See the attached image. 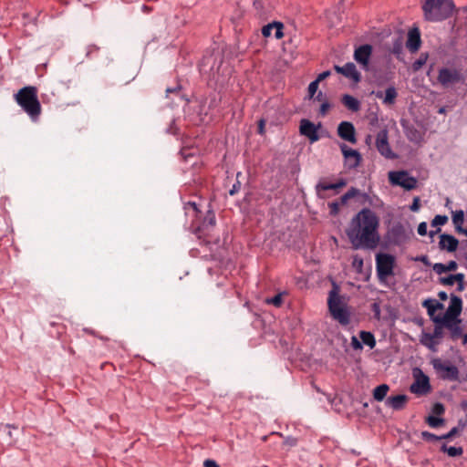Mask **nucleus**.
<instances>
[{
    "mask_svg": "<svg viewBox=\"0 0 467 467\" xmlns=\"http://www.w3.org/2000/svg\"><path fill=\"white\" fill-rule=\"evenodd\" d=\"M379 227L376 213L363 208L351 219L346 233L354 249H374L380 240Z\"/></svg>",
    "mask_w": 467,
    "mask_h": 467,
    "instance_id": "nucleus-1",
    "label": "nucleus"
},
{
    "mask_svg": "<svg viewBox=\"0 0 467 467\" xmlns=\"http://www.w3.org/2000/svg\"><path fill=\"white\" fill-rule=\"evenodd\" d=\"M14 98L16 102L33 121H36L38 119L42 108L37 98V88L36 87H24L15 94Z\"/></svg>",
    "mask_w": 467,
    "mask_h": 467,
    "instance_id": "nucleus-2",
    "label": "nucleus"
},
{
    "mask_svg": "<svg viewBox=\"0 0 467 467\" xmlns=\"http://www.w3.org/2000/svg\"><path fill=\"white\" fill-rule=\"evenodd\" d=\"M454 7L452 0H426L422 10L426 20L438 22L450 17Z\"/></svg>",
    "mask_w": 467,
    "mask_h": 467,
    "instance_id": "nucleus-3",
    "label": "nucleus"
},
{
    "mask_svg": "<svg viewBox=\"0 0 467 467\" xmlns=\"http://www.w3.org/2000/svg\"><path fill=\"white\" fill-rule=\"evenodd\" d=\"M328 311L336 321L341 326H348L350 323L351 313L338 294L337 287H334L328 294L327 298Z\"/></svg>",
    "mask_w": 467,
    "mask_h": 467,
    "instance_id": "nucleus-4",
    "label": "nucleus"
},
{
    "mask_svg": "<svg viewBox=\"0 0 467 467\" xmlns=\"http://www.w3.org/2000/svg\"><path fill=\"white\" fill-rule=\"evenodd\" d=\"M395 258L389 254H379L376 256V270L379 281H384L387 277L393 275Z\"/></svg>",
    "mask_w": 467,
    "mask_h": 467,
    "instance_id": "nucleus-5",
    "label": "nucleus"
},
{
    "mask_svg": "<svg viewBox=\"0 0 467 467\" xmlns=\"http://www.w3.org/2000/svg\"><path fill=\"white\" fill-rule=\"evenodd\" d=\"M433 368L438 373L440 378L448 380H458L459 370L456 366L451 364L448 361H442L436 358L432 361Z\"/></svg>",
    "mask_w": 467,
    "mask_h": 467,
    "instance_id": "nucleus-6",
    "label": "nucleus"
},
{
    "mask_svg": "<svg viewBox=\"0 0 467 467\" xmlns=\"http://www.w3.org/2000/svg\"><path fill=\"white\" fill-rule=\"evenodd\" d=\"M389 180L392 185H398L405 190H412L417 186V180L407 171H389Z\"/></svg>",
    "mask_w": 467,
    "mask_h": 467,
    "instance_id": "nucleus-7",
    "label": "nucleus"
},
{
    "mask_svg": "<svg viewBox=\"0 0 467 467\" xmlns=\"http://www.w3.org/2000/svg\"><path fill=\"white\" fill-rule=\"evenodd\" d=\"M462 310V300L460 296L455 295H451V301L449 306L442 316V317L433 318V322L437 321H449L459 318Z\"/></svg>",
    "mask_w": 467,
    "mask_h": 467,
    "instance_id": "nucleus-8",
    "label": "nucleus"
},
{
    "mask_svg": "<svg viewBox=\"0 0 467 467\" xmlns=\"http://www.w3.org/2000/svg\"><path fill=\"white\" fill-rule=\"evenodd\" d=\"M372 55V46L365 44L357 47L354 51V59L363 70L369 69V59Z\"/></svg>",
    "mask_w": 467,
    "mask_h": 467,
    "instance_id": "nucleus-9",
    "label": "nucleus"
},
{
    "mask_svg": "<svg viewBox=\"0 0 467 467\" xmlns=\"http://www.w3.org/2000/svg\"><path fill=\"white\" fill-rule=\"evenodd\" d=\"M340 150L345 160V165L348 169H356L359 166L362 157L357 150H353L344 143L340 145Z\"/></svg>",
    "mask_w": 467,
    "mask_h": 467,
    "instance_id": "nucleus-10",
    "label": "nucleus"
},
{
    "mask_svg": "<svg viewBox=\"0 0 467 467\" xmlns=\"http://www.w3.org/2000/svg\"><path fill=\"white\" fill-rule=\"evenodd\" d=\"M388 140V131L386 130L379 131L376 139V148L382 156L388 159H393L395 158V154L392 152Z\"/></svg>",
    "mask_w": 467,
    "mask_h": 467,
    "instance_id": "nucleus-11",
    "label": "nucleus"
},
{
    "mask_svg": "<svg viewBox=\"0 0 467 467\" xmlns=\"http://www.w3.org/2000/svg\"><path fill=\"white\" fill-rule=\"evenodd\" d=\"M460 80L461 74L456 69L443 67L439 70L438 81L445 88L451 84L458 83Z\"/></svg>",
    "mask_w": 467,
    "mask_h": 467,
    "instance_id": "nucleus-12",
    "label": "nucleus"
},
{
    "mask_svg": "<svg viewBox=\"0 0 467 467\" xmlns=\"http://www.w3.org/2000/svg\"><path fill=\"white\" fill-rule=\"evenodd\" d=\"M337 135L344 140L355 144L357 142L356 130L349 121H342L337 126Z\"/></svg>",
    "mask_w": 467,
    "mask_h": 467,
    "instance_id": "nucleus-13",
    "label": "nucleus"
},
{
    "mask_svg": "<svg viewBox=\"0 0 467 467\" xmlns=\"http://www.w3.org/2000/svg\"><path fill=\"white\" fill-rule=\"evenodd\" d=\"M299 131L301 135L306 137L312 143L319 140V136L317 134V127L306 119H301Z\"/></svg>",
    "mask_w": 467,
    "mask_h": 467,
    "instance_id": "nucleus-14",
    "label": "nucleus"
},
{
    "mask_svg": "<svg viewBox=\"0 0 467 467\" xmlns=\"http://www.w3.org/2000/svg\"><path fill=\"white\" fill-rule=\"evenodd\" d=\"M431 385L429 378L424 374H421L420 378H417L415 381L410 385V390L418 395H423L430 391Z\"/></svg>",
    "mask_w": 467,
    "mask_h": 467,
    "instance_id": "nucleus-15",
    "label": "nucleus"
},
{
    "mask_svg": "<svg viewBox=\"0 0 467 467\" xmlns=\"http://www.w3.org/2000/svg\"><path fill=\"white\" fill-rule=\"evenodd\" d=\"M421 40H420V30L415 27L409 31L408 39L406 42V47L412 53L419 50L420 47Z\"/></svg>",
    "mask_w": 467,
    "mask_h": 467,
    "instance_id": "nucleus-16",
    "label": "nucleus"
},
{
    "mask_svg": "<svg viewBox=\"0 0 467 467\" xmlns=\"http://www.w3.org/2000/svg\"><path fill=\"white\" fill-rule=\"evenodd\" d=\"M436 325H441L448 328L451 332V337L452 339H457L462 336V329L460 326L461 319L456 318L454 320H449V321H437L434 322Z\"/></svg>",
    "mask_w": 467,
    "mask_h": 467,
    "instance_id": "nucleus-17",
    "label": "nucleus"
},
{
    "mask_svg": "<svg viewBox=\"0 0 467 467\" xmlns=\"http://www.w3.org/2000/svg\"><path fill=\"white\" fill-rule=\"evenodd\" d=\"M458 240L450 234H442L440 236L439 246L441 250L454 252L458 247Z\"/></svg>",
    "mask_w": 467,
    "mask_h": 467,
    "instance_id": "nucleus-18",
    "label": "nucleus"
},
{
    "mask_svg": "<svg viewBox=\"0 0 467 467\" xmlns=\"http://www.w3.org/2000/svg\"><path fill=\"white\" fill-rule=\"evenodd\" d=\"M408 402V396L404 394H400L396 396L389 397L385 404L386 406L391 408L394 410H400L405 408Z\"/></svg>",
    "mask_w": 467,
    "mask_h": 467,
    "instance_id": "nucleus-19",
    "label": "nucleus"
},
{
    "mask_svg": "<svg viewBox=\"0 0 467 467\" xmlns=\"http://www.w3.org/2000/svg\"><path fill=\"white\" fill-rule=\"evenodd\" d=\"M464 275L462 274L450 275L448 276L441 277L440 283L443 285H453L455 283L458 284V290L462 291Z\"/></svg>",
    "mask_w": 467,
    "mask_h": 467,
    "instance_id": "nucleus-20",
    "label": "nucleus"
},
{
    "mask_svg": "<svg viewBox=\"0 0 467 467\" xmlns=\"http://www.w3.org/2000/svg\"><path fill=\"white\" fill-rule=\"evenodd\" d=\"M422 306L427 309L428 315L433 321V318L442 317V316H435L437 310L443 309V305L435 299H426L423 301Z\"/></svg>",
    "mask_w": 467,
    "mask_h": 467,
    "instance_id": "nucleus-21",
    "label": "nucleus"
},
{
    "mask_svg": "<svg viewBox=\"0 0 467 467\" xmlns=\"http://www.w3.org/2000/svg\"><path fill=\"white\" fill-rule=\"evenodd\" d=\"M375 95L378 99H382L384 104L392 105L396 100L398 92L394 87H389L386 89L385 93L382 91H377Z\"/></svg>",
    "mask_w": 467,
    "mask_h": 467,
    "instance_id": "nucleus-22",
    "label": "nucleus"
},
{
    "mask_svg": "<svg viewBox=\"0 0 467 467\" xmlns=\"http://www.w3.org/2000/svg\"><path fill=\"white\" fill-rule=\"evenodd\" d=\"M342 75L352 79L356 83L359 82L361 78L360 73L357 70L356 66L351 62L344 65Z\"/></svg>",
    "mask_w": 467,
    "mask_h": 467,
    "instance_id": "nucleus-23",
    "label": "nucleus"
},
{
    "mask_svg": "<svg viewBox=\"0 0 467 467\" xmlns=\"http://www.w3.org/2000/svg\"><path fill=\"white\" fill-rule=\"evenodd\" d=\"M328 190H337L335 183H327L325 181L321 180L316 185V192L318 198L327 199L328 195L326 193Z\"/></svg>",
    "mask_w": 467,
    "mask_h": 467,
    "instance_id": "nucleus-24",
    "label": "nucleus"
},
{
    "mask_svg": "<svg viewBox=\"0 0 467 467\" xmlns=\"http://www.w3.org/2000/svg\"><path fill=\"white\" fill-rule=\"evenodd\" d=\"M343 105L353 112L360 109V102L351 95H344L341 99Z\"/></svg>",
    "mask_w": 467,
    "mask_h": 467,
    "instance_id": "nucleus-25",
    "label": "nucleus"
},
{
    "mask_svg": "<svg viewBox=\"0 0 467 467\" xmlns=\"http://www.w3.org/2000/svg\"><path fill=\"white\" fill-rule=\"evenodd\" d=\"M458 267V265L455 261H450L447 265L441 263H436L433 265V271L437 275H441L446 272L455 271Z\"/></svg>",
    "mask_w": 467,
    "mask_h": 467,
    "instance_id": "nucleus-26",
    "label": "nucleus"
},
{
    "mask_svg": "<svg viewBox=\"0 0 467 467\" xmlns=\"http://www.w3.org/2000/svg\"><path fill=\"white\" fill-rule=\"evenodd\" d=\"M389 390V387L387 384H381L373 389V398L377 401H382L386 399V396Z\"/></svg>",
    "mask_w": 467,
    "mask_h": 467,
    "instance_id": "nucleus-27",
    "label": "nucleus"
},
{
    "mask_svg": "<svg viewBox=\"0 0 467 467\" xmlns=\"http://www.w3.org/2000/svg\"><path fill=\"white\" fill-rule=\"evenodd\" d=\"M359 337L361 339V343L369 347V348H374L376 346V339L374 335L368 331H360Z\"/></svg>",
    "mask_w": 467,
    "mask_h": 467,
    "instance_id": "nucleus-28",
    "label": "nucleus"
},
{
    "mask_svg": "<svg viewBox=\"0 0 467 467\" xmlns=\"http://www.w3.org/2000/svg\"><path fill=\"white\" fill-rule=\"evenodd\" d=\"M360 194V191L357 188H354V187H351L346 193H344L339 201H337L340 205H346L348 203V202L356 197V196H358Z\"/></svg>",
    "mask_w": 467,
    "mask_h": 467,
    "instance_id": "nucleus-29",
    "label": "nucleus"
},
{
    "mask_svg": "<svg viewBox=\"0 0 467 467\" xmlns=\"http://www.w3.org/2000/svg\"><path fill=\"white\" fill-rule=\"evenodd\" d=\"M441 450V451L446 452L451 457L461 456L463 453V450L462 447H448L446 444H442Z\"/></svg>",
    "mask_w": 467,
    "mask_h": 467,
    "instance_id": "nucleus-30",
    "label": "nucleus"
},
{
    "mask_svg": "<svg viewBox=\"0 0 467 467\" xmlns=\"http://www.w3.org/2000/svg\"><path fill=\"white\" fill-rule=\"evenodd\" d=\"M464 220V213L462 210H458L452 213V222L458 231L462 230V224Z\"/></svg>",
    "mask_w": 467,
    "mask_h": 467,
    "instance_id": "nucleus-31",
    "label": "nucleus"
},
{
    "mask_svg": "<svg viewBox=\"0 0 467 467\" xmlns=\"http://www.w3.org/2000/svg\"><path fill=\"white\" fill-rule=\"evenodd\" d=\"M215 215L213 212H209L207 214V217L204 219L202 227L198 229V231H201L202 229H205L208 226L213 227L215 225Z\"/></svg>",
    "mask_w": 467,
    "mask_h": 467,
    "instance_id": "nucleus-32",
    "label": "nucleus"
},
{
    "mask_svg": "<svg viewBox=\"0 0 467 467\" xmlns=\"http://www.w3.org/2000/svg\"><path fill=\"white\" fill-rule=\"evenodd\" d=\"M420 437L422 438V440H424L425 441H429V442H435L438 441H441V435L437 436V435H435L431 432H429L427 431H422L420 433Z\"/></svg>",
    "mask_w": 467,
    "mask_h": 467,
    "instance_id": "nucleus-33",
    "label": "nucleus"
},
{
    "mask_svg": "<svg viewBox=\"0 0 467 467\" xmlns=\"http://www.w3.org/2000/svg\"><path fill=\"white\" fill-rule=\"evenodd\" d=\"M443 421H444L443 419L437 418L434 416H428L426 418V422L431 428H437V427L441 426L443 423Z\"/></svg>",
    "mask_w": 467,
    "mask_h": 467,
    "instance_id": "nucleus-34",
    "label": "nucleus"
},
{
    "mask_svg": "<svg viewBox=\"0 0 467 467\" xmlns=\"http://www.w3.org/2000/svg\"><path fill=\"white\" fill-rule=\"evenodd\" d=\"M282 296H283V294H282V293H279V294L275 295V296H273V297H271V298H267V299L265 300V302H266L267 304H270V305H273V306H276V307H279V306H281V305H282V303H283V298H282Z\"/></svg>",
    "mask_w": 467,
    "mask_h": 467,
    "instance_id": "nucleus-35",
    "label": "nucleus"
},
{
    "mask_svg": "<svg viewBox=\"0 0 467 467\" xmlns=\"http://www.w3.org/2000/svg\"><path fill=\"white\" fill-rule=\"evenodd\" d=\"M448 222V216L446 215H436L431 221V226H440L443 225Z\"/></svg>",
    "mask_w": 467,
    "mask_h": 467,
    "instance_id": "nucleus-36",
    "label": "nucleus"
},
{
    "mask_svg": "<svg viewBox=\"0 0 467 467\" xmlns=\"http://www.w3.org/2000/svg\"><path fill=\"white\" fill-rule=\"evenodd\" d=\"M275 24L269 23L268 25L263 26L262 28V34L265 37H269L272 36Z\"/></svg>",
    "mask_w": 467,
    "mask_h": 467,
    "instance_id": "nucleus-37",
    "label": "nucleus"
},
{
    "mask_svg": "<svg viewBox=\"0 0 467 467\" xmlns=\"http://www.w3.org/2000/svg\"><path fill=\"white\" fill-rule=\"evenodd\" d=\"M340 203L336 201V202H329L328 203V208H329V213L331 215L333 216H336L337 214H338L339 213V210H340Z\"/></svg>",
    "mask_w": 467,
    "mask_h": 467,
    "instance_id": "nucleus-38",
    "label": "nucleus"
},
{
    "mask_svg": "<svg viewBox=\"0 0 467 467\" xmlns=\"http://www.w3.org/2000/svg\"><path fill=\"white\" fill-rule=\"evenodd\" d=\"M274 24H275L276 26H275V28H274V35H275V37L276 39H280L283 37L284 36V33H283V24L280 23V22H274Z\"/></svg>",
    "mask_w": 467,
    "mask_h": 467,
    "instance_id": "nucleus-39",
    "label": "nucleus"
},
{
    "mask_svg": "<svg viewBox=\"0 0 467 467\" xmlns=\"http://www.w3.org/2000/svg\"><path fill=\"white\" fill-rule=\"evenodd\" d=\"M318 84H319V82L317 79L312 81L309 84V86H308L309 98H313V96L315 95V93L317 92V90L318 88Z\"/></svg>",
    "mask_w": 467,
    "mask_h": 467,
    "instance_id": "nucleus-40",
    "label": "nucleus"
},
{
    "mask_svg": "<svg viewBox=\"0 0 467 467\" xmlns=\"http://www.w3.org/2000/svg\"><path fill=\"white\" fill-rule=\"evenodd\" d=\"M432 410V412H433L434 414H436V415H441V414H443V413H444L445 409H444L443 404H441V403H440V402H437V403H435V404L433 405V407H432V410Z\"/></svg>",
    "mask_w": 467,
    "mask_h": 467,
    "instance_id": "nucleus-41",
    "label": "nucleus"
},
{
    "mask_svg": "<svg viewBox=\"0 0 467 467\" xmlns=\"http://www.w3.org/2000/svg\"><path fill=\"white\" fill-rule=\"evenodd\" d=\"M351 347L355 349V350H359V349H362V343L357 338V337L353 336L351 337Z\"/></svg>",
    "mask_w": 467,
    "mask_h": 467,
    "instance_id": "nucleus-42",
    "label": "nucleus"
},
{
    "mask_svg": "<svg viewBox=\"0 0 467 467\" xmlns=\"http://www.w3.org/2000/svg\"><path fill=\"white\" fill-rule=\"evenodd\" d=\"M457 433H458V428L454 427L448 433L441 435V440L451 439Z\"/></svg>",
    "mask_w": 467,
    "mask_h": 467,
    "instance_id": "nucleus-43",
    "label": "nucleus"
},
{
    "mask_svg": "<svg viewBox=\"0 0 467 467\" xmlns=\"http://www.w3.org/2000/svg\"><path fill=\"white\" fill-rule=\"evenodd\" d=\"M418 234L421 236H424L427 234V223L425 222H422L418 226Z\"/></svg>",
    "mask_w": 467,
    "mask_h": 467,
    "instance_id": "nucleus-44",
    "label": "nucleus"
},
{
    "mask_svg": "<svg viewBox=\"0 0 467 467\" xmlns=\"http://www.w3.org/2000/svg\"><path fill=\"white\" fill-rule=\"evenodd\" d=\"M410 209L412 212L419 211V209H420V198L419 197H414L413 202H412L411 205L410 206Z\"/></svg>",
    "mask_w": 467,
    "mask_h": 467,
    "instance_id": "nucleus-45",
    "label": "nucleus"
},
{
    "mask_svg": "<svg viewBox=\"0 0 467 467\" xmlns=\"http://www.w3.org/2000/svg\"><path fill=\"white\" fill-rule=\"evenodd\" d=\"M353 265L355 267H362L363 265V259L359 257L358 255L354 256L353 258Z\"/></svg>",
    "mask_w": 467,
    "mask_h": 467,
    "instance_id": "nucleus-46",
    "label": "nucleus"
},
{
    "mask_svg": "<svg viewBox=\"0 0 467 467\" xmlns=\"http://www.w3.org/2000/svg\"><path fill=\"white\" fill-rule=\"evenodd\" d=\"M204 467H220L219 464L213 460H205L203 462Z\"/></svg>",
    "mask_w": 467,
    "mask_h": 467,
    "instance_id": "nucleus-47",
    "label": "nucleus"
},
{
    "mask_svg": "<svg viewBox=\"0 0 467 467\" xmlns=\"http://www.w3.org/2000/svg\"><path fill=\"white\" fill-rule=\"evenodd\" d=\"M330 74H331V73H330V71H329V70L324 71V72H322L321 74H319V75H318V77H317V80L318 82H320V81L324 80L325 78H327V77H329V76H330Z\"/></svg>",
    "mask_w": 467,
    "mask_h": 467,
    "instance_id": "nucleus-48",
    "label": "nucleus"
},
{
    "mask_svg": "<svg viewBox=\"0 0 467 467\" xmlns=\"http://www.w3.org/2000/svg\"><path fill=\"white\" fill-rule=\"evenodd\" d=\"M347 185V181L345 179H340L337 182H335L336 189H341Z\"/></svg>",
    "mask_w": 467,
    "mask_h": 467,
    "instance_id": "nucleus-49",
    "label": "nucleus"
},
{
    "mask_svg": "<svg viewBox=\"0 0 467 467\" xmlns=\"http://www.w3.org/2000/svg\"><path fill=\"white\" fill-rule=\"evenodd\" d=\"M329 109V104L327 102H324L320 107V113L325 115Z\"/></svg>",
    "mask_w": 467,
    "mask_h": 467,
    "instance_id": "nucleus-50",
    "label": "nucleus"
},
{
    "mask_svg": "<svg viewBox=\"0 0 467 467\" xmlns=\"http://www.w3.org/2000/svg\"><path fill=\"white\" fill-rule=\"evenodd\" d=\"M264 129H265V120L264 119H260L259 122H258V132L260 134H263L264 133Z\"/></svg>",
    "mask_w": 467,
    "mask_h": 467,
    "instance_id": "nucleus-51",
    "label": "nucleus"
},
{
    "mask_svg": "<svg viewBox=\"0 0 467 467\" xmlns=\"http://www.w3.org/2000/svg\"><path fill=\"white\" fill-rule=\"evenodd\" d=\"M441 325H436V327L434 329L433 336L434 337H441Z\"/></svg>",
    "mask_w": 467,
    "mask_h": 467,
    "instance_id": "nucleus-52",
    "label": "nucleus"
},
{
    "mask_svg": "<svg viewBox=\"0 0 467 467\" xmlns=\"http://www.w3.org/2000/svg\"><path fill=\"white\" fill-rule=\"evenodd\" d=\"M416 260L422 262L426 265H430L429 259L426 255H421L420 257L416 258Z\"/></svg>",
    "mask_w": 467,
    "mask_h": 467,
    "instance_id": "nucleus-53",
    "label": "nucleus"
},
{
    "mask_svg": "<svg viewBox=\"0 0 467 467\" xmlns=\"http://www.w3.org/2000/svg\"><path fill=\"white\" fill-rule=\"evenodd\" d=\"M179 91H180V87H179V86H177V87H175V88H168L166 89L167 96H168L170 93H177V92H179Z\"/></svg>",
    "mask_w": 467,
    "mask_h": 467,
    "instance_id": "nucleus-54",
    "label": "nucleus"
},
{
    "mask_svg": "<svg viewBox=\"0 0 467 467\" xmlns=\"http://www.w3.org/2000/svg\"><path fill=\"white\" fill-rule=\"evenodd\" d=\"M438 296H439V297H440V299H441V300H442V301H445V300H447V298H448V295H447V293H446V292H443V291L440 292V293L438 294Z\"/></svg>",
    "mask_w": 467,
    "mask_h": 467,
    "instance_id": "nucleus-55",
    "label": "nucleus"
},
{
    "mask_svg": "<svg viewBox=\"0 0 467 467\" xmlns=\"http://www.w3.org/2000/svg\"><path fill=\"white\" fill-rule=\"evenodd\" d=\"M239 188H240V185L234 184L233 188L229 191V193L231 195H234L236 192H238Z\"/></svg>",
    "mask_w": 467,
    "mask_h": 467,
    "instance_id": "nucleus-56",
    "label": "nucleus"
},
{
    "mask_svg": "<svg viewBox=\"0 0 467 467\" xmlns=\"http://www.w3.org/2000/svg\"><path fill=\"white\" fill-rule=\"evenodd\" d=\"M334 69H335L337 73L342 74V73H343V69H344V66H343V67H340V66L336 65V66L334 67Z\"/></svg>",
    "mask_w": 467,
    "mask_h": 467,
    "instance_id": "nucleus-57",
    "label": "nucleus"
},
{
    "mask_svg": "<svg viewBox=\"0 0 467 467\" xmlns=\"http://www.w3.org/2000/svg\"><path fill=\"white\" fill-rule=\"evenodd\" d=\"M423 63H424V62H423V61H421V60H417V61L414 63V67H415V69H419V68L421 67V65H422Z\"/></svg>",
    "mask_w": 467,
    "mask_h": 467,
    "instance_id": "nucleus-58",
    "label": "nucleus"
},
{
    "mask_svg": "<svg viewBox=\"0 0 467 467\" xmlns=\"http://www.w3.org/2000/svg\"><path fill=\"white\" fill-rule=\"evenodd\" d=\"M4 427H5V430H8V431H7V435H8V437H9L10 439H12V432H11V431L9 430L10 425H5V426H4Z\"/></svg>",
    "mask_w": 467,
    "mask_h": 467,
    "instance_id": "nucleus-59",
    "label": "nucleus"
},
{
    "mask_svg": "<svg viewBox=\"0 0 467 467\" xmlns=\"http://www.w3.org/2000/svg\"><path fill=\"white\" fill-rule=\"evenodd\" d=\"M188 205L192 206L194 211H197V206L194 202H189Z\"/></svg>",
    "mask_w": 467,
    "mask_h": 467,
    "instance_id": "nucleus-60",
    "label": "nucleus"
},
{
    "mask_svg": "<svg viewBox=\"0 0 467 467\" xmlns=\"http://www.w3.org/2000/svg\"><path fill=\"white\" fill-rule=\"evenodd\" d=\"M439 231H440V229H438V230H437V231H435V232L431 231V232L430 233V235L432 237V236H433L437 232H439Z\"/></svg>",
    "mask_w": 467,
    "mask_h": 467,
    "instance_id": "nucleus-61",
    "label": "nucleus"
},
{
    "mask_svg": "<svg viewBox=\"0 0 467 467\" xmlns=\"http://www.w3.org/2000/svg\"><path fill=\"white\" fill-rule=\"evenodd\" d=\"M467 343V334L463 336V344Z\"/></svg>",
    "mask_w": 467,
    "mask_h": 467,
    "instance_id": "nucleus-62",
    "label": "nucleus"
},
{
    "mask_svg": "<svg viewBox=\"0 0 467 467\" xmlns=\"http://www.w3.org/2000/svg\"><path fill=\"white\" fill-rule=\"evenodd\" d=\"M444 112H445V109H444V108H441V109H439V113H441H441H444Z\"/></svg>",
    "mask_w": 467,
    "mask_h": 467,
    "instance_id": "nucleus-63",
    "label": "nucleus"
}]
</instances>
